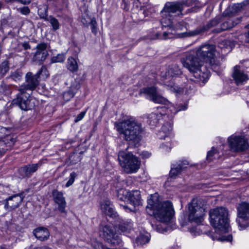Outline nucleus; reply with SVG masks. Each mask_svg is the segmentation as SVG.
Returning a JSON list of instances; mask_svg holds the SVG:
<instances>
[{"instance_id": "nucleus-1", "label": "nucleus", "mask_w": 249, "mask_h": 249, "mask_svg": "<svg viewBox=\"0 0 249 249\" xmlns=\"http://www.w3.org/2000/svg\"><path fill=\"white\" fill-rule=\"evenodd\" d=\"M115 127L121 136L126 141L137 146L142 138V124L135 118L128 116L123 120L115 122Z\"/></svg>"}, {"instance_id": "nucleus-2", "label": "nucleus", "mask_w": 249, "mask_h": 249, "mask_svg": "<svg viewBox=\"0 0 249 249\" xmlns=\"http://www.w3.org/2000/svg\"><path fill=\"white\" fill-rule=\"evenodd\" d=\"M184 6L191 7L188 12H196L199 8V2L196 0H186L182 2H167L160 14L162 18L160 23L162 26L172 25L173 20L178 17H182V11Z\"/></svg>"}, {"instance_id": "nucleus-3", "label": "nucleus", "mask_w": 249, "mask_h": 249, "mask_svg": "<svg viewBox=\"0 0 249 249\" xmlns=\"http://www.w3.org/2000/svg\"><path fill=\"white\" fill-rule=\"evenodd\" d=\"M181 62L184 67L188 70L196 80L191 79L196 82L205 83L209 79L210 71L207 69L194 52L193 54L187 53L185 56L181 59Z\"/></svg>"}, {"instance_id": "nucleus-4", "label": "nucleus", "mask_w": 249, "mask_h": 249, "mask_svg": "<svg viewBox=\"0 0 249 249\" xmlns=\"http://www.w3.org/2000/svg\"><path fill=\"white\" fill-rule=\"evenodd\" d=\"M158 196L157 194L151 195L148 199L147 208L153 210L154 216L159 221L165 223L170 222L175 214L172 203L168 201L160 202Z\"/></svg>"}, {"instance_id": "nucleus-5", "label": "nucleus", "mask_w": 249, "mask_h": 249, "mask_svg": "<svg viewBox=\"0 0 249 249\" xmlns=\"http://www.w3.org/2000/svg\"><path fill=\"white\" fill-rule=\"evenodd\" d=\"M210 223L212 226L222 231H227L229 227L228 211L224 207H217L209 212Z\"/></svg>"}, {"instance_id": "nucleus-6", "label": "nucleus", "mask_w": 249, "mask_h": 249, "mask_svg": "<svg viewBox=\"0 0 249 249\" xmlns=\"http://www.w3.org/2000/svg\"><path fill=\"white\" fill-rule=\"evenodd\" d=\"M118 159L123 171L127 174L137 172L141 166V160L132 153L120 151Z\"/></svg>"}, {"instance_id": "nucleus-7", "label": "nucleus", "mask_w": 249, "mask_h": 249, "mask_svg": "<svg viewBox=\"0 0 249 249\" xmlns=\"http://www.w3.org/2000/svg\"><path fill=\"white\" fill-rule=\"evenodd\" d=\"M189 221L195 222L197 224L200 223L205 214V209L201 206L199 201L193 198L188 204Z\"/></svg>"}, {"instance_id": "nucleus-8", "label": "nucleus", "mask_w": 249, "mask_h": 249, "mask_svg": "<svg viewBox=\"0 0 249 249\" xmlns=\"http://www.w3.org/2000/svg\"><path fill=\"white\" fill-rule=\"evenodd\" d=\"M46 68L42 66L41 69L36 74L33 75L31 72H28L25 76V82L19 88L18 90L21 93H25L27 90H34L38 84V78L42 75L43 72L45 74Z\"/></svg>"}, {"instance_id": "nucleus-9", "label": "nucleus", "mask_w": 249, "mask_h": 249, "mask_svg": "<svg viewBox=\"0 0 249 249\" xmlns=\"http://www.w3.org/2000/svg\"><path fill=\"white\" fill-rule=\"evenodd\" d=\"M100 234L105 240L112 245H120L122 243V239L118 235L116 226L106 225L103 227Z\"/></svg>"}, {"instance_id": "nucleus-10", "label": "nucleus", "mask_w": 249, "mask_h": 249, "mask_svg": "<svg viewBox=\"0 0 249 249\" xmlns=\"http://www.w3.org/2000/svg\"><path fill=\"white\" fill-rule=\"evenodd\" d=\"M140 94H143L146 99L156 104L167 105L168 103V101L159 93L157 88L155 86L142 88Z\"/></svg>"}, {"instance_id": "nucleus-11", "label": "nucleus", "mask_w": 249, "mask_h": 249, "mask_svg": "<svg viewBox=\"0 0 249 249\" xmlns=\"http://www.w3.org/2000/svg\"><path fill=\"white\" fill-rule=\"evenodd\" d=\"M218 23L219 21L217 19H213L210 21L206 25L199 26L192 31L189 30L181 33H178L176 36L178 38H185L201 35L211 28L216 26Z\"/></svg>"}, {"instance_id": "nucleus-12", "label": "nucleus", "mask_w": 249, "mask_h": 249, "mask_svg": "<svg viewBox=\"0 0 249 249\" xmlns=\"http://www.w3.org/2000/svg\"><path fill=\"white\" fill-rule=\"evenodd\" d=\"M228 142L231 150L233 152H243L249 147L248 140L241 136H231L228 138Z\"/></svg>"}, {"instance_id": "nucleus-13", "label": "nucleus", "mask_w": 249, "mask_h": 249, "mask_svg": "<svg viewBox=\"0 0 249 249\" xmlns=\"http://www.w3.org/2000/svg\"><path fill=\"white\" fill-rule=\"evenodd\" d=\"M236 221L239 227L246 228L249 224V203L242 202L237 207Z\"/></svg>"}, {"instance_id": "nucleus-14", "label": "nucleus", "mask_w": 249, "mask_h": 249, "mask_svg": "<svg viewBox=\"0 0 249 249\" xmlns=\"http://www.w3.org/2000/svg\"><path fill=\"white\" fill-rule=\"evenodd\" d=\"M35 99L32 97L29 93H19L17 98L14 100L21 109L25 111L31 110L35 106Z\"/></svg>"}, {"instance_id": "nucleus-15", "label": "nucleus", "mask_w": 249, "mask_h": 249, "mask_svg": "<svg viewBox=\"0 0 249 249\" xmlns=\"http://www.w3.org/2000/svg\"><path fill=\"white\" fill-rule=\"evenodd\" d=\"M215 46L213 45L205 44L202 45L196 52V55L203 63L207 62L215 55Z\"/></svg>"}, {"instance_id": "nucleus-16", "label": "nucleus", "mask_w": 249, "mask_h": 249, "mask_svg": "<svg viewBox=\"0 0 249 249\" xmlns=\"http://www.w3.org/2000/svg\"><path fill=\"white\" fill-rule=\"evenodd\" d=\"M36 52L33 57V61L40 65L47 58V45L40 43L36 46Z\"/></svg>"}, {"instance_id": "nucleus-17", "label": "nucleus", "mask_w": 249, "mask_h": 249, "mask_svg": "<svg viewBox=\"0 0 249 249\" xmlns=\"http://www.w3.org/2000/svg\"><path fill=\"white\" fill-rule=\"evenodd\" d=\"M52 196L54 202L58 205L59 211L62 213L66 214L65 210L66 202L63 193L55 190L53 191Z\"/></svg>"}, {"instance_id": "nucleus-18", "label": "nucleus", "mask_w": 249, "mask_h": 249, "mask_svg": "<svg viewBox=\"0 0 249 249\" xmlns=\"http://www.w3.org/2000/svg\"><path fill=\"white\" fill-rule=\"evenodd\" d=\"M41 165L42 162L39 161L36 164L25 165L19 169V174L22 178L30 177L34 173L37 171Z\"/></svg>"}, {"instance_id": "nucleus-19", "label": "nucleus", "mask_w": 249, "mask_h": 249, "mask_svg": "<svg viewBox=\"0 0 249 249\" xmlns=\"http://www.w3.org/2000/svg\"><path fill=\"white\" fill-rule=\"evenodd\" d=\"M225 19L220 24V28H217L213 30V32L218 33L223 31L230 29L233 27L235 25H237L241 21V18H236L233 20L230 17Z\"/></svg>"}, {"instance_id": "nucleus-20", "label": "nucleus", "mask_w": 249, "mask_h": 249, "mask_svg": "<svg viewBox=\"0 0 249 249\" xmlns=\"http://www.w3.org/2000/svg\"><path fill=\"white\" fill-rule=\"evenodd\" d=\"M21 195H15L9 197L5 203L4 207L6 209L14 210L18 208L23 201Z\"/></svg>"}, {"instance_id": "nucleus-21", "label": "nucleus", "mask_w": 249, "mask_h": 249, "mask_svg": "<svg viewBox=\"0 0 249 249\" xmlns=\"http://www.w3.org/2000/svg\"><path fill=\"white\" fill-rule=\"evenodd\" d=\"M249 0H246L240 3H236L232 6H229L224 12L223 15L225 17L231 18L235 15L236 13L240 11L243 8L244 6L249 4Z\"/></svg>"}, {"instance_id": "nucleus-22", "label": "nucleus", "mask_w": 249, "mask_h": 249, "mask_svg": "<svg viewBox=\"0 0 249 249\" xmlns=\"http://www.w3.org/2000/svg\"><path fill=\"white\" fill-rule=\"evenodd\" d=\"M232 76L238 85L243 84L248 79V75L241 70L240 66L238 65L234 67Z\"/></svg>"}, {"instance_id": "nucleus-23", "label": "nucleus", "mask_w": 249, "mask_h": 249, "mask_svg": "<svg viewBox=\"0 0 249 249\" xmlns=\"http://www.w3.org/2000/svg\"><path fill=\"white\" fill-rule=\"evenodd\" d=\"M116 227L119 234L123 233L127 235L133 231V223L130 220L123 221L116 226Z\"/></svg>"}, {"instance_id": "nucleus-24", "label": "nucleus", "mask_w": 249, "mask_h": 249, "mask_svg": "<svg viewBox=\"0 0 249 249\" xmlns=\"http://www.w3.org/2000/svg\"><path fill=\"white\" fill-rule=\"evenodd\" d=\"M102 211L107 215L111 217L117 216V213L114 210L113 205L108 200H105L101 205Z\"/></svg>"}, {"instance_id": "nucleus-25", "label": "nucleus", "mask_w": 249, "mask_h": 249, "mask_svg": "<svg viewBox=\"0 0 249 249\" xmlns=\"http://www.w3.org/2000/svg\"><path fill=\"white\" fill-rule=\"evenodd\" d=\"M15 139L11 137H7L0 141V155L4 154L6 151L10 150L14 145Z\"/></svg>"}, {"instance_id": "nucleus-26", "label": "nucleus", "mask_w": 249, "mask_h": 249, "mask_svg": "<svg viewBox=\"0 0 249 249\" xmlns=\"http://www.w3.org/2000/svg\"><path fill=\"white\" fill-rule=\"evenodd\" d=\"M172 125L170 123L166 122L162 126L159 131L158 136L160 139H165L166 137L172 135Z\"/></svg>"}, {"instance_id": "nucleus-27", "label": "nucleus", "mask_w": 249, "mask_h": 249, "mask_svg": "<svg viewBox=\"0 0 249 249\" xmlns=\"http://www.w3.org/2000/svg\"><path fill=\"white\" fill-rule=\"evenodd\" d=\"M187 161H179L172 165L170 172V176L172 178L176 177L180 174L182 170L187 167Z\"/></svg>"}, {"instance_id": "nucleus-28", "label": "nucleus", "mask_w": 249, "mask_h": 249, "mask_svg": "<svg viewBox=\"0 0 249 249\" xmlns=\"http://www.w3.org/2000/svg\"><path fill=\"white\" fill-rule=\"evenodd\" d=\"M128 200L133 206L140 205L141 202V194L138 190L128 192Z\"/></svg>"}, {"instance_id": "nucleus-29", "label": "nucleus", "mask_w": 249, "mask_h": 249, "mask_svg": "<svg viewBox=\"0 0 249 249\" xmlns=\"http://www.w3.org/2000/svg\"><path fill=\"white\" fill-rule=\"evenodd\" d=\"M182 73L179 66L177 64L170 65L165 73L166 77H174L180 75Z\"/></svg>"}, {"instance_id": "nucleus-30", "label": "nucleus", "mask_w": 249, "mask_h": 249, "mask_svg": "<svg viewBox=\"0 0 249 249\" xmlns=\"http://www.w3.org/2000/svg\"><path fill=\"white\" fill-rule=\"evenodd\" d=\"M80 87V86L79 84H77L75 87L72 86L69 90L64 92L63 94V98L64 101L68 102L72 98Z\"/></svg>"}, {"instance_id": "nucleus-31", "label": "nucleus", "mask_w": 249, "mask_h": 249, "mask_svg": "<svg viewBox=\"0 0 249 249\" xmlns=\"http://www.w3.org/2000/svg\"><path fill=\"white\" fill-rule=\"evenodd\" d=\"M222 60L221 58L213 56L206 63L205 65H207V67L209 65L213 70L216 71L219 70Z\"/></svg>"}, {"instance_id": "nucleus-32", "label": "nucleus", "mask_w": 249, "mask_h": 249, "mask_svg": "<svg viewBox=\"0 0 249 249\" xmlns=\"http://www.w3.org/2000/svg\"><path fill=\"white\" fill-rule=\"evenodd\" d=\"M233 43L229 40H224L219 43L218 47L221 49L222 53H227L231 51Z\"/></svg>"}, {"instance_id": "nucleus-33", "label": "nucleus", "mask_w": 249, "mask_h": 249, "mask_svg": "<svg viewBox=\"0 0 249 249\" xmlns=\"http://www.w3.org/2000/svg\"><path fill=\"white\" fill-rule=\"evenodd\" d=\"M161 114L158 113L152 112L148 115V122L152 127H154L157 125L159 120L161 119Z\"/></svg>"}, {"instance_id": "nucleus-34", "label": "nucleus", "mask_w": 249, "mask_h": 249, "mask_svg": "<svg viewBox=\"0 0 249 249\" xmlns=\"http://www.w3.org/2000/svg\"><path fill=\"white\" fill-rule=\"evenodd\" d=\"M67 68L71 72L77 71L78 66L76 60L72 57H69L67 60Z\"/></svg>"}, {"instance_id": "nucleus-35", "label": "nucleus", "mask_w": 249, "mask_h": 249, "mask_svg": "<svg viewBox=\"0 0 249 249\" xmlns=\"http://www.w3.org/2000/svg\"><path fill=\"white\" fill-rule=\"evenodd\" d=\"M34 234L36 237L40 241H43L46 238L45 229L43 227L36 228L34 231Z\"/></svg>"}, {"instance_id": "nucleus-36", "label": "nucleus", "mask_w": 249, "mask_h": 249, "mask_svg": "<svg viewBox=\"0 0 249 249\" xmlns=\"http://www.w3.org/2000/svg\"><path fill=\"white\" fill-rule=\"evenodd\" d=\"M167 86L168 87L169 89L173 92L177 93H181L183 92L184 89L182 87H178V85L175 84H173V85H167Z\"/></svg>"}, {"instance_id": "nucleus-37", "label": "nucleus", "mask_w": 249, "mask_h": 249, "mask_svg": "<svg viewBox=\"0 0 249 249\" xmlns=\"http://www.w3.org/2000/svg\"><path fill=\"white\" fill-rule=\"evenodd\" d=\"M9 67L7 61H4L0 64V73L2 75L5 74L9 71Z\"/></svg>"}, {"instance_id": "nucleus-38", "label": "nucleus", "mask_w": 249, "mask_h": 249, "mask_svg": "<svg viewBox=\"0 0 249 249\" xmlns=\"http://www.w3.org/2000/svg\"><path fill=\"white\" fill-rule=\"evenodd\" d=\"M65 59V56L64 54H58L57 56L51 58V63H61L64 62Z\"/></svg>"}, {"instance_id": "nucleus-39", "label": "nucleus", "mask_w": 249, "mask_h": 249, "mask_svg": "<svg viewBox=\"0 0 249 249\" xmlns=\"http://www.w3.org/2000/svg\"><path fill=\"white\" fill-rule=\"evenodd\" d=\"M89 19V25H90L91 31L94 34L97 33V22L95 18H88Z\"/></svg>"}, {"instance_id": "nucleus-40", "label": "nucleus", "mask_w": 249, "mask_h": 249, "mask_svg": "<svg viewBox=\"0 0 249 249\" xmlns=\"http://www.w3.org/2000/svg\"><path fill=\"white\" fill-rule=\"evenodd\" d=\"M49 20L50 24L53 27V31H55L59 29L60 24L57 19L50 16Z\"/></svg>"}, {"instance_id": "nucleus-41", "label": "nucleus", "mask_w": 249, "mask_h": 249, "mask_svg": "<svg viewBox=\"0 0 249 249\" xmlns=\"http://www.w3.org/2000/svg\"><path fill=\"white\" fill-rule=\"evenodd\" d=\"M22 75V72L19 71H16L11 73L10 77L15 81L19 80Z\"/></svg>"}, {"instance_id": "nucleus-42", "label": "nucleus", "mask_w": 249, "mask_h": 249, "mask_svg": "<svg viewBox=\"0 0 249 249\" xmlns=\"http://www.w3.org/2000/svg\"><path fill=\"white\" fill-rule=\"evenodd\" d=\"M128 196V192L124 189H120L118 191L117 197L120 200L123 201L124 199L126 198L124 196Z\"/></svg>"}, {"instance_id": "nucleus-43", "label": "nucleus", "mask_w": 249, "mask_h": 249, "mask_svg": "<svg viewBox=\"0 0 249 249\" xmlns=\"http://www.w3.org/2000/svg\"><path fill=\"white\" fill-rule=\"evenodd\" d=\"M77 175L75 172H73L71 173L70 174V178H69V180L67 181V182L66 184V186L67 187H68L70 186L73 183L74 180H75V178L77 177Z\"/></svg>"}, {"instance_id": "nucleus-44", "label": "nucleus", "mask_w": 249, "mask_h": 249, "mask_svg": "<svg viewBox=\"0 0 249 249\" xmlns=\"http://www.w3.org/2000/svg\"><path fill=\"white\" fill-rule=\"evenodd\" d=\"M170 28H172L175 30H183V28H185L181 22H178L176 24H174L173 22L172 25L168 26Z\"/></svg>"}, {"instance_id": "nucleus-45", "label": "nucleus", "mask_w": 249, "mask_h": 249, "mask_svg": "<svg viewBox=\"0 0 249 249\" xmlns=\"http://www.w3.org/2000/svg\"><path fill=\"white\" fill-rule=\"evenodd\" d=\"M17 11L23 15H27L30 13V10L28 6L18 8Z\"/></svg>"}, {"instance_id": "nucleus-46", "label": "nucleus", "mask_w": 249, "mask_h": 249, "mask_svg": "<svg viewBox=\"0 0 249 249\" xmlns=\"http://www.w3.org/2000/svg\"><path fill=\"white\" fill-rule=\"evenodd\" d=\"M217 153V150L213 147H212V150L208 152L207 159V160L211 161L213 160L212 157Z\"/></svg>"}, {"instance_id": "nucleus-47", "label": "nucleus", "mask_w": 249, "mask_h": 249, "mask_svg": "<svg viewBox=\"0 0 249 249\" xmlns=\"http://www.w3.org/2000/svg\"><path fill=\"white\" fill-rule=\"evenodd\" d=\"M232 239V237L231 235L229 234L228 235H223L221 237L218 238V240L221 241L222 242L223 241H231Z\"/></svg>"}, {"instance_id": "nucleus-48", "label": "nucleus", "mask_w": 249, "mask_h": 249, "mask_svg": "<svg viewBox=\"0 0 249 249\" xmlns=\"http://www.w3.org/2000/svg\"><path fill=\"white\" fill-rule=\"evenodd\" d=\"M138 241L140 244L148 243L149 239L146 236H141L138 238Z\"/></svg>"}, {"instance_id": "nucleus-49", "label": "nucleus", "mask_w": 249, "mask_h": 249, "mask_svg": "<svg viewBox=\"0 0 249 249\" xmlns=\"http://www.w3.org/2000/svg\"><path fill=\"white\" fill-rule=\"evenodd\" d=\"M85 114H86V112H85V111L81 112L79 114H78L77 115V116L76 117V119L74 120V122L75 123H77V122L80 121V120H81L83 118L84 116L85 115Z\"/></svg>"}, {"instance_id": "nucleus-50", "label": "nucleus", "mask_w": 249, "mask_h": 249, "mask_svg": "<svg viewBox=\"0 0 249 249\" xmlns=\"http://www.w3.org/2000/svg\"><path fill=\"white\" fill-rule=\"evenodd\" d=\"M12 1L20 3L23 5H28L31 2V0H12Z\"/></svg>"}, {"instance_id": "nucleus-51", "label": "nucleus", "mask_w": 249, "mask_h": 249, "mask_svg": "<svg viewBox=\"0 0 249 249\" xmlns=\"http://www.w3.org/2000/svg\"><path fill=\"white\" fill-rule=\"evenodd\" d=\"M88 18H90L89 17H87V18L83 17L81 18V22L83 23L84 25L87 27L89 25V19Z\"/></svg>"}, {"instance_id": "nucleus-52", "label": "nucleus", "mask_w": 249, "mask_h": 249, "mask_svg": "<svg viewBox=\"0 0 249 249\" xmlns=\"http://www.w3.org/2000/svg\"><path fill=\"white\" fill-rule=\"evenodd\" d=\"M187 106L188 105L187 103H184V104L179 105L177 108V112L186 109Z\"/></svg>"}, {"instance_id": "nucleus-53", "label": "nucleus", "mask_w": 249, "mask_h": 249, "mask_svg": "<svg viewBox=\"0 0 249 249\" xmlns=\"http://www.w3.org/2000/svg\"><path fill=\"white\" fill-rule=\"evenodd\" d=\"M160 148L163 149V151L169 152L171 150V147H169L165 144H162L160 146Z\"/></svg>"}, {"instance_id": "nucleus-54", "label": "nucleus", "mask_w": 249, "mask_h": 249, "mask_svg": "<svg viewBox=\"0 0 249 249\" xmlns=\"http://www.w3.org/2000/svg\"><path fill=\"white\" fill-rule=\"evenodd\" d=\"M170 35V33L168 32H164L163 34V39H167V38H170L171 36H168Z\"/></svg>"}, {"instance_id": "nucleus-55", "label": "nucleus", "mask_w": 249, "mask_h": 249, "mask_svg": "<svg viewBox=\"0 0 249 249\" xmlns=\"http://www.w3.org/2000/svg\"><path fill=\"white\" fill-rule=\"evenodd\" d=\"M243 67L246 69H248L249 68V60L244 61Z\"/></svg>"}, {"instance_id": "nucleus-56", "label": "nucleus", "mask_w": 249, "mask_h": 249, "mask_svg": "<svg viewBox=\"0 0 249 249\" xmlns=\"http://www.w3.org/2000/svg\"><path fill=\"white\" fill-rule=\"evenodd\" d=\"M142 156L144 158H147L150 157V154L147 152H144L142 153Z\"/></svg>"}, {"instance_id": "nucleus-57", "label": "nucleus", "mask_w": 249, "mask_h": 249, "mask_svg": "<svg viewBox=\"0 0 249 249\" xmlns=\"http://www.w3.org/2000/svg\"><path fill=\"white\" fill-rule=\"evenodd\" d=\"M23 46L25 49H28L30 48V45L27 43L24 44Z\"/></svg>"}, {"instance_id": "nucleus-58", "label": "nucleus", "mask_w": 249, "mask_h": 249, "mask_svg": "<svg viewBox=\"0 0 249 249\" xmlns=\"http://www.w3.org/2000/svg\"><path fill=\"white\" fill-rule=\"evenodd\" d=\"M159 226H160V225H157V229H156L157 231L159 232H163L164 231V230H160V229Z\"/></svg>"}, {"instance_id": "nucleus-59", "label": "nucleus", "mask_w": 249, "mask_h": 249, "mask_svg": "<svg viewBox=\"0 0 249 249\" xmlns=\"http://www.w3.org/2000/svg\"><path fill=\"white\" fill-rule=\"evenodd\" d=\"M3 4V3L2 1H0V9L1 8Z\"/></svg>"}, {"instance_id": "nucleus-60", "label": "nucleus", "mask_w": 249, "mask_h": 249, "mask_svg": "<svg viewBox=\"0 0 249 249\" xmlns=\"http://www.w3.org/2000/svg\"><path fill=\"white\" fill-rule=\"evenodd\" d=\"M0 249H7L4 247L0 246Z\"/></svg>"}, {"instance_id": "nucleus-61", "label": "nucleus", "mask_w": 249, "mask_h": 249, "mask_svg": "<svg viewBox=\"0 0 249 249\" xmlns=\"http://www.w3.org/2000/svg\"><path fill=\"white\" fill-rule=\"evenodd\" d=\"M25 249H32V248L31 247H29V248H25Z\"/></svg>"}, {"instance_id": "nucleus-62", "label": "nucleus", "mask_w": 249, "mask_h": 249, "mask_svg": "<svg viewBox=\"0 0 249 249\" xmlns=\"http://www.w3.org/2000/svg\"><path fill=\"white\" fill-rule=\"evenodd\" d=\"M124 208L125 209H126L127 208V206H124Z\"/></svg>"}, {"instance_id": "nucleus-63", "label": "nucleus", "mask_w": 249, "mask_h": 249, "mask_svg": "<svg viewBox=\"0 0 249 249\" xmlns=\"http://www.w3.org/2000/svg\"><path fill=\"white\" fill-rule=\"evenodd\" d=\"M248 98H249V95H248ZM247 103H249V100H248L247 101Z\"/></svg>"}, {"instance_id": "nucleus-64", "label": "nucleus", "mask_w": 249, "mask_h": 249, "mask_svg": "<svg viewBox=\"0 0 249 249\" xmlns=\"http://www.w3.org/2000/svg\"><path fill=\"white\" fill-rule=\"evenodd\" d=\"M248 27H249V24L248 25Z\"/></svg>"}]
</instances>
